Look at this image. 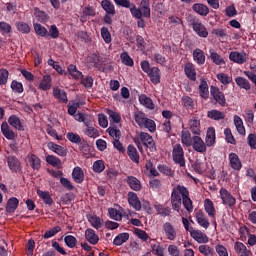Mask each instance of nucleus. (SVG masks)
<instances>
[{
    "mask_svg": "<svg viewBox=\"0 0 256 256\" xmlns=\"http://www.w3.org/2000/svg\"><path fill=\"white\" fill-rule=\"evenodd\" d=\"M170 201L174 211H180L182 204L189 213L193 211V201L189 197V190L185 186L176 185L172 189Z\"/></svg>",
    "mask_w": 256,
    "mask_h": 256,
    "instance_id": "1",
    "label": "nucleus"
},
{
    "mask_svg": "<svg viewBox=\"0 0 256 256\" xmlns=\"http://www.w3.org/2000/svg\"><path fill=\"white\" fill-rule=\"evenodd\" d=\"M134 119L139 127L148 129L150 133H155V131L157 130V125L155 124V121L149 119L147 117V114L142 111H136L134 113Z\"/></svg>",
    "mask_w": 256,
    "mask_h": 256,
    "instance_id": "2",
    "label": "nucleus"
},
{
    "mask_svg": "<svg viewBox=\"0 0 256 256\" xmlns=\"http://www.w3.org/2000/svg\"><path fill=\"white\" fill-rule=\"evenodd\" d=\"M173 161L180 165V167H185V152L183 151V146L181 144H175L172 151Z\"/></svg>",
    "mask_w": 256,
    "mask_h": 256,
    "instance_id": "3",
    "label": "nucleus"
},
{
    "mask_svg": "<svg viewBox=\"0 0 256 256\" xmlns=\"http://www.w3.org/2000/svg\"><path fill=\"white\" fill-rule=\"evenodd\" d=\"M220 198L222 200L223 205H227L230 209H233L235 207L237 200L233 195H231L227 189L221 188L220 191Z\"/></svg>",
    "mask_w": 256,
    "mask_h": 256,
    "instance_id": "4",
    "label": "nucleus"
},
{
    "mask_svg": "<svg viewBox=\"0 0 256 256\" xmlns=\"http://www.w3.org/2000/svg\"><path fill=\"white\" fill-rule=\"evenodd\" d=\"M210 95L221 107H225V105H227V99H225V94L218 87L211 86Z\"/></svg>",
    "mask_w": 256,
    "mask_h": 256,
    "instance_id": "5",
    "label": "nucleus"
},
{
    "mask_svg": "<svg viewBox=\"0 0 256 256\" xmlns=\"http://www.w3.org/2000/svg\"><path fill=\"white\" fill-rule=\"evenodd\" d=\"M162 231L168 241H175L177 239V230L171 222H165L162 226Z\"/></svg>",
    "mask_w": 256,
    "mask_h": 256,
    "instance_id": "6",
    "label": "nucleus"
},
{
    "mask_svg": "<svg viewBox=\"0 0 256 256\" xmlns=\"http://www.w3.org/2000/svg\"><path fill=\"white\" fill-rule=\"evenodd\" d=\"M196 153H207V144L200 136H193V142L191 146Z\"/></svg>",
    "mask_w": 256,
    "mask_h": 256,
    "instance_id": "7",
    "label": "nucleus"
},
{
    "mask_svg": "<svg viewBox=\"0 0 256 256\" xmlns=\"http://www.w3.org/2000/svg\"><path fill=\"white\" fill-rule=\"evenodd\" d=\"M140 141L149 149L151 152L157 151V148L155 147V141L153 140V137L149 135L146 132H141L140 135Z\"/></svg>",
    "mask_w": 256,
    "mask_h": 256,
    "instance_id": "8",
    "label": "nucleus"
},
{
    "mask_svg": "<svg viewBox=\"0 0 256 256\" xmlns=\"http://www.w3.org/2000/svg\"><path fill=\"white\" fill-rule=\"evenodd\" d=\"M229 59L233 63H237L238 65H243L244 63H247V53L232 51L229 54Z\"/></svg>",
    "mask_w": 256,
    "mask_h": 256,
    "instance_id": "9",
    "label": "nucleus"
},
{
    "mask_svg": "<svg viewBox=\"0 0 256 256\" xmlns=\"http://www.w3.org/2000/svg\"><path fill=\"white\" fill-rule=\"evenodd\" d=\"M204 210L210 219H215V217H217V209H215V204L211 199L206 198L204 200Z\"/></svg>",
    "mask_w": 256,
    "mask_h": 256,
    "instance_id": "10",
    "label": "nucleus"
},
{
    "mask_svg": "<svg viewBox=\"0 0 256 256\" xmlns=\"http://www.w3.org/2000/svg\"><path fill=\"white\" fill-rule=\"evenodd\" d=\"M228 160L231 169H234V171H241L243 164L241 163V159H239V155L236 153H230Z\"/></svg>",
    "mask_w": 256,
    "mask_h": 256,
    "instance_id": "11",
    "label": "nucleus"
},
{
    "mask_svg": "<svg viewBox=\"0 0 256 256\" xmlns=\"http://www.w3.org/2000/svg\"><path fill=\"white\" fill-rule=\"evenodd\" d=\"M193 31L198 35V37H202L203 39H207L209 37V31H207V27L203 25L201 22H194L192 24Z\"/></svg>",
    "mask_w": 256,
    "mask_h": 256,
    "instance_id": "12",
    "label": "nucleus"
},
{
    "mask_svg": "<svg viewBox=\"0 0 256 256\" xmlns=\"http://www.w3.org/2000/svg\"><path fill=\"white\" fill-rule=\"evenodd\" d=\"M234 251L238 256H253V252L242 242L234 243Z\"/></svg>",
    "mask_w": 256,
    "mask_h": 256,
    "instance_id": "13",
    "label": "nucleus"
},
{
    "mask_svg": "<svg viewBox=\"0 0 256 256\" xmlns=\"http://www.w3.org/2000/svg\"><path fill=\"white\" fill-rule=\"evenodd\" d=\"M128 203L135 211H141V200H139V196L135 192L128 193Z\"/></svg>",
    "mask_w": 256,
    "mask_h": 256,
    "instance_id": "14",
    "label": "nucleus"
},
{
    "mask_svg": "<svg viewBox=\"0 0 256 256\" xmlns=\"http://www.w3.org/2000/svg\"><path fill=\"white\" fill-rule=\"evenodd\" d=\"M195 219L200 227H203V229H209L211 223L209 222V218L207 215H205V213L201 211L196 212Z\"/></svg>",
    "mask_w": 256,
    "mask_h": 256,
    "instance_id": "15",
    "label": "nucleus"
},
{
    "mask_svg": "<svg viewBox=\"0 0 256 256\" xmlns=\"http://www.w3.org/2000/svg\"><path fill=\"white\" fill-rule=\"evenodd\" d=\"M147 75L153 85H159L161 83V70L159 68L152 67Z\"/></svg>",
    "mask_w": 256,
    "mask_h": 256,
    "instance_id": "16",
    "label": "nucleus"
},
{
    "mask_svg": "<svg viewBox=\"0 0 256 256\" xmlns=\"http://www.w3.org/2000/svg\"><path fill=\"white\" fill-rule=\"evenodd\" d=\"M184 73L190 81H197V71L195 70V65H193V63L185 64Z\"/></svg>",
    "mask_w": 256,
    "mask_h": 256,
    "instance_id": "17",
    "label": "nucleus"
},
{
    "mask_svg": "<svg viewBox=\"0 0 256 256\" xmlns=\"http://www.w3.org/2000/svg\"><path fill=\"white\" fill-rule=\"evenodd\" d=\"M190 236L194 241H197V243H209V237H207V234L203 233L201 230L191 231Z\"/></svg>",
    "mask_w": 256,
    "mask_h": 256,
    "instance_id": "18",
    "label": "nucleus"
},
{
    "mask_svg": "<svg viewBox=\"0 0 256 256\" xmlns=\"http://www.w3.org/2000/svg\"><path fill=\"white\" fill-rule=\"evenodd\" d=\"M85 239L90 245H97L99 243V235L91 228L85 230Z\"/></svg>",
    "mask_w": 256,
    "mask_h": 256,
    "instance_id": "19",
    "label": "nucleus"
},
{
    "mask_svg": "<svg viewBox=\"0 0 256 256\" xmlns=\"http://www.w3.org/2000/svg\"><path fill=\"white\" fill-rule=\"evenodd\" d=\"M48 148L50 149V151H53V153H56V155H59V157H67V149L59 144L50 142L48 143Z\"/></svg>",
    "mask_w": 256,
    "mask_h": 256,
    "instance_id": "20",
    "label": "nucleus"
},
{
    "mask_svg": "<svg viewBox=\"0 0 256 256\" xmlns=\"http://www.w3.org/2000/svg\"><path fill=\"white\" fill-rule=\"evenodd\" d=\"M85 125V130H84V135L87 137H90L92 139H97L99 137V130L89 124V122H84Z\"/></svg>",
    "mask_w": 256,
    "mask_h": 256,
    "instance_id": "21",
    "label": "nucleus"
},
{
    "mask_svg": "<svg viewBox=\"0 0 256 256\" xmlns=\"http://www.w3.org/2000/svg\"><path fill=\"white\" fill-rule=\"evenodd\" d=\"M51 75H44L42 80L39 83L38 89L40 91H49L52 87Z\"/></svg>",
    "mask_w": 256,
    "mask_h": 256,
    "instance_id": "22",
    "label": "nucleus"
},
{
    "mask_svg": "<svg viewBox=\"0 0 256 256\" xmlns=\"http://www.w3.org/2000/svg\"><path fill=\"white\" fill-rule=\"evenodd\" d=\"M138 99L140 105H143V107H146V109H150V111H153V109H155V103H153V100L147 95L141 94Z\"/></svg>",
    "mask_w": 256,
    "mask_h": 256,
    "instance_id": "23",
    "label": "nucleus"
},
{
    "mask_svg": "<svg viewBox=\"0 0 256 256\" xmlns=\"http://www.w3.org/2000/svg\"><path fill=\"white\" fill-rule=\"evenodd\" d=\"M88 221L94 229H101V227H103V225H105L103 218H101L97 215H89Z\"/></svg>",
    "mask_w": 256,
    "mask_h": 256,
    "instance_id": "24",
    "label": "nucleus"
},
{
    "mask_svg": "<svg viewBox=\"0 0 256 256\" xmlns=\"http://www.w3.org/2000/svg\"><path fill=\"white\" fill-rule=\"evenodd\" d=\"M193 11L202 17H207L209 15V7L205 4L196 3L192 7Z\"/></svg>",
    "mask_w": 256,
    "mask_h": 256,
    "instance_id": "25",
    "label": "nucleus"
},
{
    "mask_svg": "<svg viewBox=\"0 0 256 256\" xmlns=\"http://www.w3.org/2000/svg\"><path fill=\"white\" fill-rule=\"evenodd\" d=\"M189 129L193 135H201V121L193 118L189 120Z\"/></svg>",
    "mask_w": 256,
    "mask_h": 256,
    "instance_id": "26",
    "label": "nucleus"
},
{
    "mask_svg": "<svg viewBox=\"0 0 256 256\" xmlns=\"http://www.w3.org/2000/svg\"><path fill=\"white\" fill-rule=\"evenodd\" d=\"M53 96L55 99H58L61 103H67L68 98H67V93L63 90H61L59 87H54L53 88Z\"/></svg>",
    "mask_w": 256,
    "mask_h": 256,
    "instance_id": "27",
    "label": "nucleus"
},
{
    "mask_svg": "<svg viewBox=\"0 0 256 256\" xmlns=\"http://www.w3.org/2000/svg\"><path fill=\"white\" fill-rule=\"evenodd\" d=\"M215 139V128H208L205 139L206 147H213V145H215Z\"/></svg>",
    "mask_w": 256,
    "mask_h": 256,
    "instance_id": "28",
    "label": "nucleus"
},
{
    "mask_svg": "<svg viewBox=\"0 0 256 256\" xmlns=\"http://www.w3.org/2000/svg\"><path fill=\"white\" fill-rule=\"evenodd\" d=\"M72 178L75 181V183H81L85 179V173H83V169L81 167L77 166L72 171Z\"/></svg>",
    "mask_w": 256,
    "mask_h": 256,
    "instance_id": "29",
    "label": "nucleus"
},
{
    "mask_svg": "<svg viewBox=\"0 0 256 256\" xmlns=\"http://www.w3.org/2000/svg\"><path fill=\"white\" fill-rule=\"evenodd\" d=\"M1 132L4 135V137H6V139H9L10 141H12V139H15V132H13V130H11V128L9 127V124H7V122L2 123Z\"/></svg>",
    "mask_w": 256,
    "mask_h": 256,
    "instance_id": "30",
    "label": "nucleus"
},
{
    "mask_svg": "<svg viewBox=\"0 0 256 256\" xmlns=\"http://www.w3.org/2000/svg\"><path fill=\"white\" fill-rule=\"evenodd\" d=\"M7 163H8V167H9L10 171L17 172V171H19V169L21 167V163L15 156H9L7 158Z\"/></svg>",
    "mask_w": 256,
    "mask_h": 256,
    "instance_id": "31",
    "label": "nucleus"
},
{
    "mask_svg": "<svg viewBox=\"0 0 256 256\" xmlns=\"http://www.w3.org/2000/svg\"><path fill=\"white\" fill-rule=\"evenodd\" d=\"M193 59L198 65H205V52L199 48H196L193 51Z\"/></svg>",
    "mask_w": 256,
    "mask_h": 256,
    "instance_id": "32",
    "label": "nucleus"
},
{
    "mask_svg": "<svg viewBox=\"0 0 256 256\" xmlns=\"http://www.w3.org/2000/svg\"><path fill=\"white\" fill-rule=\"evenodd\" d=\"M181 143L185 147H191L193 145V136H191V132L182 131V133H181Z\"/></svg>",
    "mask_w": 256,
    "mask_h": 256,
    "instance_id": "33",
    "label": "nucleus"
},
{
    "mask_svg": "<svg viewBox=\"0 0 256 256\" xmlns=\"http://www.w3.org/2000/svg\"><path fill=\"white\" fill-rule=\"evenodd\" d=\"M46 163H48L52 167H57V169L63 168V163L61 162V159L54 155L46 156Z\"/></svg>",
    "mask_w": 256,
    "mask_h": 256,
    "instance_id": "34",
    "label": "nucleus"
},
{
    "mask_svg": "<svg viewBox=\"0 0 256 256\" xmlns=\"http://www.w3.org/2000/svg\"><path fill=\"white\" fill-rule=\"evenodd\" d=\"M101 7L107 15H115V5H113V2L109 0H102Z\"/></svg>",
    "mask_w": 256,
    "mask_h": 256,
    "instance_id": "35",
    "label": "nucleus"
},
{
    "mask_svg": "<svg viewBox=\"0 0 256 256\" xmlns=\"http://www.w3.org/2000/svg\"><path fill=\"white\" fill-rule=\"evenodd\" d=\"M68 73L71 75L72 79L79 81V79H83V72L77 69V66L71 64L68 66Z\"/></svg>",
    "mask_w": 256,
    "mask_h": 256,
    "instance_id": "36",
    "label": "nucleus"
},
{
    "mask_svg": "<svg viewBox=\"0 0 256 256\" xmlns=\"http://www.w3.org/2000/svg\"><path fill=\"white\" fill-rule=\"evenodd\" d=\"M28 163H30L32 169L39 171L41 169V159L35 154H28Z\"/></svg>",
    "mask_w": 256,
    "mask_h": 256,
    "instance_id": "37",
    "label": "nucleus"
},
{
    "mask_svg": "<svg viewBox=\"0 0 256 256\" xmlns=\"http://www.w3.org/2000/svg\"><path fill=\"white\" fill-rule=\"evenodd\" d=\"M199 94L202 99H209V85L207 84V81H200Z\"/></svg>",
    "mask_w": 256,
    "mask_h": 256,
    "instance_id": "38",
    "label": "nucleus"
},
{
    "mask_svg": "<svg viewBox=\"0 0 256 256\" xmlns=\"http://www.w3.org/2000/svg\"><path fill=\"white\" fill-rule=\"evenodd\" d=\"M126 181L133 191H141V181L139 179L129 176Z\"/></svg>",
    "mask_w": 256,
    "mask_h": 256,
    "instance_id": "39",
    "label": "nucleus"
},
{
    "mask_svg": "<svg viewBox=\"0 0 256 256\" xmlns=\"http://www.w3.org/2000/svg\"><path fill=\"white\" fill-rule=\"evenodd\" d=\"M9 125L11 127H14V129H18V131H23V124L21 123V119L17 117L16 115H12L8 119Z\"/></svg>",
    "mask_w": 256,
    "mask_h": 256,
    "instance_id": "40",
    "label": "nucleus"
},
{
    "mask_svg": "<svg viewBox=\"0 0 256 256\" xmlns=\"http://www.w3.org/2000/svg\"><path fill=\"white\" fill-rule=\"evenodd\" d=\"M37 195L42 199L45 205H53V198H51V194H49V192L37 190Z\"/></svg>",
    "mask_w": 256,
    "mask_h": 256,
    "instance_id": "41",
    "label": "nucleus"
},
{
    "mask_svg": "<svg viewBox=\"0 0 256 256\" xmlns=\"http://www.w3.org/2000/svg\"><path fill=\"white\" fill-rule=\"evenodd\" d=\"M235 83L240 87L241 89H245L246 91H249L251 89V83H249V80L247 78H243L241 76L235 78Z\"/></svg>",
    "mask_w": 256,
    "mask_h": 256,
    "instance_id": "42",
    "label": "nucleus"
},
{
    "mask_svg": "<svg viewBox=\"0 0 256 256\" xmlns=\"http://www.w3.org/2000/svg\"><path fill=\"white\" fill-rule=\"evenodd\" d=\"M33 27L36 35H39V37H49V31L43 25L34 23Z\"/></svg>",
    "mask_w": 256,
    "mask_h": 256,
    "instance_id": "43",
    "label": "nucleus"
},
{
    "mask_svg": "<svg viewBox=\"0 0 256 256\" xmlns=\"http://www.w3.org/2000/svg\"><path fill=\"white\" fill-rule=\"evenodd\" d=\"M128 157H130L133 163H139V153L137 152V148L133 145H129L127 149Z\"/></svg>",
    "mask_w": 256,
    "mask_h": 256,
    "instance_id": "44",
    "label": "nucleus"
},
{
    "mask_svg": "<svg viewBox=\"0 0 256 256\" xmlns=\"http://www.w3.org/2000/svg\"><path fill=\"white\" fill-rule=\"evenodd\" d=\"M210 59L215 65H225V59L221 55L217 54L213 49L209 51Z\"/></svg>",
    "mask_w": 256,
    "mask_h": 256,
    "instance_id": "45",
    "label": "nucleus"
},
{
    "mask_svg": "<svg viewBox=\"0 0 256 256\" xmlns=\"http://www.w3.org/2000/svg\"><path fill=\"white\" fill-rule=\"evenodd\" d=\"M86 64L89 69H93V67L99 66V56L96 54H90L86 59Z\"/></svg>",
    "mask_w": 256,
    "mask_h": 256,
    "instance_id": "46",
    "label": "nucleus"
},
{
    "mask_svg": "<svg viewBox=\"0 0 256 256\" xmlns=\"http://www.w3.org/2000/svg\"><path fill=\"white\" fill-rule=\"evenodd\" d=\"M192 167L196 173H199L201 175L207 171V162H201V161L197 160L192 165Z\"/></svg>",
    "mask_w": 256,
    "mask_h": 256,
    "instance_id": "47",
    "label": "nucleus"
},
{
    "mask_svg": "<svg viewBox=\"0 0 256 256\" xmlns=\"http://www.w3.org/2000/svg\"><path fill=\"white\" fill-rule=\"evenodd\" d=\"M127 241H129V233H120L114 238L113 243L119 247L123 245V243H127Z\"/></svg>",
    "mask_w": 256,
    "mask_h": 256,
    "instance_id": "48",
    "label": "nucleus"
},
{
    "mask_svg": "<svg viewBox=\"0 0 256 256\" xmlns=\"http://www.w3.org/2000/svg\"><path fill=\"white\" fill-rule=\"evenodd\" d=\"M234 125L240 135H245V126L243 125V119L235 115L234 116Z\"/></svg>",
    "mask_w": 256,
    "mask_h": 256,
    "instance_id": "49",
    "label": "nucleus"
},
{
    "mask_svg": "<svg viewBox=\"0 0 256 256\" xmlns=\"http://www.w3.org/2000/svg\"><path fill=\"white\" fill-rule=\"evenodd\" d=\"M207 115H208L209 119H213L214 121H221V119H225V113H223L219 110L208 111Z\"/></svg>",
    "mask_w": 256,
    "mask_h": 256,
    "instance_id": "50",
    "label": "nucleus"
},
{
    "mask_svg": "<svg viewBox=\"0 0 256 256\" xmlns=\"http://www.w3.org/2000/svg\"><path fill=\"white\" fill-rule=\"evenodd\" d=\"M218 81L222 83V85H230V83H233V77L229 76L228 74H225L223 72L218 73L216 75Z\"/></svg>",
    "mask_w": 256,
    "mask_h": 256,
    "instance_id": "51",
    "label": "nucleus"
},
{
    "mask_svg": "<svg viewBox=\"0 0 256 256\" xmlns=\"http://www.w3.org/2000/svg\"><path fill=\"white\" fill-rule=\"evenodd\" d=\"M19 206V200L17 198H10L7 202L6 211L8 213L15 212V209Z\"/></svg>",
    "mask_w": 256,
    "mask_h": 256,
    "instance_id": "52",
    "label": "nucleus"
},
{
    "mask_svg": "<svg viewBox=\"0 0 256 256\" xmlns=\"http://www.w3.org/2000/svg\"><path fill=\"white\" fill-rule=\"evenodd\" d=\"M89 17H95V9L93 7L87 6L83 9L81 21H87Z\"/></svg>",
    "mask_w": 256,
    "mask_h": 256,
    "instance_id": "53",
    "label": "nucleus"
},
{
    "mask_svg": "<svg viewBox=\"0 0 256 256\" xmlns=\"http://www.w3.org/2000/svg\"><path fill=\"white\" fill-rule=\"evenodd\" d=\"M154 209L159 213V215H163V217H167L168 215H171V209L164 207L163 205L156 203L154 205Z\"/></svg>",
    "mask_w": 256,
    "mask_h": 256,
    "instance_id": "54",
    "label": "nucleus"
},
{
    "mask_svg": "<svg viewBox=\"0 0 256 256\" xmlns=\"http://www.w3.org/2000/svg\"><path fill=\"white\" fill-rule=\"evenodd\" d=\"M108 213L110 215V219H114V221H121L123 219V214L120 212V210L109 208Z\"/></svg>",
    "mask_w": 256,
    "mask_h": 256,
    "instance_id": "55",
    "label": "nucleus"
},
{
    "mask_svg": "<svg viewBox=\"0 0 256 256\" xmlns=\"http://www.w3.org/2000/svg\"><path fill=\"white\" fill-rule=\"evenodd\" d=\"M140 12L142 14V17H151V9L149 8V3L147 1L141 2Z\"/></svg>",
    "mask_w": 256,
    "mask_h": 256,
    "instance_id": "56",
    "label": "nucleus"
},
{
    "mask_svg": "<svg viewBox=\"0 0 256 256\" xmlns=\"http://www.w3.org/2000/svg\"><path fill=\"white\" fill-rule=\"evenodd\" d=\"M198 251L204 256H213V253H215L211 246L205 244L200 245Z\"/></svg>",
    "mask_w": 256,
    "mask_h": 256,
    "instance_id": "57",
    "label": "nucleus"
},
{
    "mask_svg": "<svg viewBox=\"0 0 256 256\" xmlns=\"http://www.w3.org/2000/svg\"><path fill=\"white\" fill-rule=\"evenodd\" d=\"M120 58H121L123 65H127L128 67H133V65H134L133 58H131V56H129V53L123 52L120 55Z\"/></svg>",
    "mask_w": 256,
    "mask_h": 256,
    "instance_id": "58",
    "label": "nucleus"
},
{
    "mask_svg": "<svg viewBox=\"0 0 256 256\" xmlns=\"http://www.w3.org/2000/svg\"><path fill=\"white\" fill-rule=\"evenodd\" d=\"M92 169L94 173H103L105 171V162L103 160H97L93 163Z\"/></svg>",
    "mask_w": 256,
    "mask_h": 256,
    "instance_id": "59",
    "label": "nucleus"
},
{
    "mask_svg": "<svg viewBox=\"0 0 256 256\" xmlns=\"http://www.w3.org/2000/svg\"><path fill=\"white\" fill-rule=\"evenodd\" d=\"M16 29L20 31V33H31V26L25 22H17Z\"/></svg>",
    "mask_w": 256,
    "mask_h": 256,
    "instance_id": "60",
    "label": "nucleus"
},
{
    "mask_svg": "<svg viewBox=\"0 0 256 256\" xmlns=\"http://www.w3.org/2000/svg\"><path fill=\"white\" fill-rule=\"evenodd\" d=\"M101 37L104 41V43H111L112 38H111V32H109V28L107 27H102L101 28Z\"/></svg>",
    "mask_w": 256,
    "mask_h": 256,
    "instance_id": "61",
    "label": "nucleus"
},
{
    "mask_svg": "<svg viewBox=\"0 0 256 256\" xmlns=\"http://www.w3.org/2000/svg\"><path fill=\"white\" fill-rule=\"evenodd\" d=\"M34 16L36 17L37 21H40V23H45V21H47V14L39 10V8H34Z\"/></svg>",
    "mask_w": 256,
    "mask_h": 256,
    "instance_id": "62",
    "label": "nucleus"
},
{
    "mask_svg": "<svg viewBox=\"0 0 256 256\" xmlns=\"http://www.w3.org/2000/svg\"><path fill=\"white\" fill-rule=\"evenodd\" d=\"M106 113L109 115L113 123H121V115H119V113L109 109L106 110Z\"/></svg>",
    "mask_w": 256,
    "mask_h": 256,
    "instance_id": "63",
    "label": "nucleus"
},
{
    "mask_svg": "<svg viewBox=\"0 0 256 256\" xmlns=\"http://www.w3.org/2000/svg\"><path fill=\"white\" fill-rule=\"evenodd\" d=\"M151 249H152V253L154 255H158V256L164 255L163 247H161V245L159 243L152 244Z\"/></svg>",
    "mask_w": 256,
    "mask_h": 256,
    "instance_id": "64",
    "label": "nucleus"
}]
</instances>
